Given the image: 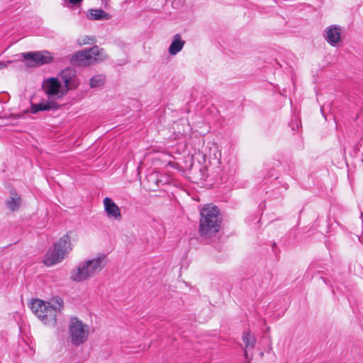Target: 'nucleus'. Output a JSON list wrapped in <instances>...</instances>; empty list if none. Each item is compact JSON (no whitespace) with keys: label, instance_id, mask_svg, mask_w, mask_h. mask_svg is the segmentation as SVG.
<instances>
[{"label":"nucleus","instance_id":"obj_10","mask_svg":"<svg viewBox=\"0 0 363 363\" xmlns=\"http://www.w3.org/2000/svg\"><path fill=\"white\" fill-rule=\"evenodd\" d=\"M91 56L86 49L75 52L70 58V63L78 67H84L90 64Z\"/></svg>","mask_w":363,"mask_h":363},{"label":"nucleus","instance_id":"obj_17","mask_svg":"<svg viewBox=\"0 0 363 363\" xmlns=\"http://www.w3.org/2000/svg\"><path fill=\"white\" fill-rule=\"evenodd\" d=\"M88 17L91 20H109L111 18V15L106 12H105L103 9H91L88 11Z\"/></svg>","mask_w":363,"mask_h":363},{"label":"nucleus","instance_id":"obj_18","mask_svg":"<svg viewBox=\"0 0 363 363\" xmlns=\"http://www.w3.org/2000/svg\"><path fill=\"white\" fill-rule=\"evenodd\" d=\"M106 81V76L102 74H96L89 79L91 88H98L104 85Z\"/></svg>","mask_w":363,"mask_h":363},{"label":"nucleus","instance_id":"obj_11","mask_svg":"<svg viewBox=\"0 0 363 363\" xmlns=\"http://www.w3.org/2000/svg\"><path fill=\"white\" fill-rule=\"evenodd\" d=\"M94 276L101 271L107 263L106 255L100 254L96 257L86 261Z\"/></svg>","mask_w":363,"mask_h":363},{"label":"nucleus","instance_id":"obj_2","mask_svg":"<svg viewBox=\"0 0 363 363\" xmlns=\"http://www.w3.org/2000/svg\"><path fill=\"white\" fill-rule=\"evenodd\" d=\"M200 214L199 234L203 237L210 238L218 233L220 226L218 208L204 206Z\"/></svg>","mask_w":363,"mask_h":363},{"label":"nucleus","instance_id":"obj_19","mask_svg":"<svg viewBox=\"0 0 363 363\" xmlns=\"http://www.w3.org/2000/svg\"><path fill=\"white\" fill-rule=\"evenodd\" d=\"M96 38L94 36H82L78 38L77 42L79 45L92 44L95 43Z\"/></svg>","mask_w":363,"mask_h":363},{"label":"nucleus","instance_id":"obj_5","mask_svg":"<svg viewBox=\"0 0 363 363\" xmlns=\"http://www.w3.org/2000/svg\"><path fill=\"white\" fill-rule=\"evenodd\" d=\"M89 333V327L84 324L77 317H73L70 320L69 335L71 342L74 345L79 346L82 345L88 338Z\"/></svg>","mask_w":363,"mask_h":363},{"label":"nucleus","instance_id":"obj_21","mask_svg":"<svg viewBox=\"0 0 363 363\" xmlns=\"http://www.w3.org/2000/svg\"><path fill=\"white\" fill-rule=\"evenodd\" d=\"M6 65L4 62H0V70L6 67Z\"/></svg>","mask_w":363,"mask_h":363},{"label":"nucleus","instance_id":"obj_14","mask_svg":"<svg viewBox=\"0 0 363 363\" xmlns=\"http://www.w3.org/2000/svg\"><path fill=\"white\" fill-rule=\"evenodd\" d=\"M91 56V60L96 62H102L108 58V56L104 48L94 45L91 48L86 49Z\"/></svg>","mask_w":363,"mask_h":363},{"label":"nucleus","instance_id":"obj_1","mask_svg":"<svg viewBox=\"0 0 363 363\" xmlns=\"http://www.w3.org/2000/svg\"><path fill=\"white\" fill-rule=\"evenodd\" d=\"M43 88L47 95V99H43L38 104L30 103V112L35 114L39 111H57L60 108L62 104L57 100L62 99L67 91L62 86L57 78L51 77L46 79L43 84Z\"/></svg>","mask_w":363,"mask_h":363},{"label":"nucleus","instance_id":"obj_15","mask_svg":"<svg viewBox=\"0 0 363 363\" xmlns=\"http://www.w3.org/2000/svg\"><path fill=\"white\" fill-rule=\"evenodd\" d=\"M11 196L6 201V207L11 211H16L19 209L21 203V198L17 194L15 190L10 191Z\"/></svg>","mask_w":363,"mask_h":363},{"label":"nucleus","instance_id":"obj_3","mask_svg":"<svg viewBox=\"0 0 363 363\" xmlns=\"http://www.w3.org/2000/svg\"><path fill=\"white\" fill-rule=\"evenodd\" d=\"M30 309L45 324L50 326L56 325L57 310L50 303L37 298L31 302Z\"/></svg>","mask_w":363,"mask_h":363},{"label":"nucleus","instance_id":"obj_23","mask_svg":"<svg viewBox=\"0 0 363 363\" xmlns=\"http://www.w3.org/2000/svg\"><path fill=\"white\" fill-rule=\"evenodd\" d=\"M321 279H323L325 282V279L323 277H321Z\"/></svg>","mask_w":363,"mask_h":363},{"label":"nucleus","instance_id":"obj_8","mask_svg":"<svg viewBox=\"0 0 363 363\" xmlns=\"http://www.w3.org/2000/svg\"><path fill=\"white\" fill-rule=\"evenodd\" d=\"M92 277H94V274L91 269H89V266L86 261L80 263L77 269L72 272L71 276L72 280L79 282L83 281Z\"/></svg>","mask_w":363,"mask_h":363},{"label":"nucleus","instance_id":"obj_4","mask_svg":"<svg viewBox=\"0 0 363 363\" xmlns=\"http://www.w3.org/2000/svg\"><path fill=\"white\" fill-rule=\"evenodd\" d=\"M71 250V241L69 235L66 234L55 244L53 249L47 252L44 264L47 266H52L60 262L64 259L65 254Z\"/></svg>","mask_w":363,"mask_h":363},{"label":"nucleus","instance_id":"obj_13","mask_svg":"<svg viewBox=\"0 0 363 363\" xmlns=\"http://www.w3.org/2000/svg\"><path fill=\"white\" fill-rule=\"evenodd\" d=\"M341 29L340 27L333 26L328 28L325 39L331 45H335L340 40Z\"/></svg>","mask_w":363,"mask_h":363},{"label":"nucleus","instance_id":"obj_24","mask_svg":"<svg viewBox=\"0 0 363 363\" xmlns=\"http://www.w3.org/2000/svg\"><path fill=\"white\" fill-rule=\"evenodd\" d=\"M102 2L106 1V0H101Z\"/></svg>","mask_w":363,"mask_h":363},{"label":"nucleus","instance_id":"obj_22","mask_svg":"<svg viewBox=\"0 0 363 363\" xmlns=\"http://www.w3.org/2000/svg\"><path fill=\"white\" fill-rule=\"evenodd\" d=\"M58 305H60V307H62V305H60V302H58Z\"/></svg>","mask_w":363,"mask_h":363},{"label":"nucleus","instance_id":"obj_7","mask_svg":"<svg viewBox=\"0 0 363 363\" xmlns=\"http://www.w3.org/2000/svg\"><path fill=\"white\" fill-rule=\"evenodd\" d=\"M60 77L65 84V88L68 91L69 89H76L78 86V82L74 69L68 67L62 70Z\"/></svg>","mask_w":363,"mask_h":363},{"label":"nucleus","instance_id":"obj_6","mask_svg":"<svg viewBox=\"0 0 363 363\" xmlns=\"http://www.w3.org/2000/svg\"><path fill=\"white\" fill-rule=\"evenodd\" d=\"M25 60L29 61L30 66H40L50 63L53 57L51 53L48 51L29 52L23 53Z\"/></svg>","mask_w":363,"mask_h":363},{"label":"nucleus","instance_id":"obj_16","mask_svg":"<svg viewBox=\"0 0 363 363\" xmlns=\"http://www.w3.org/2000/svg\"><path fill=\"white\" fill-rule=\"evenodd\" d=\"M184 45L185 41L182 40L181 35L179 34L174 35L168 49L169 54L172 55H177L182 50Z\"/></svg>","mask_w":363,"mask_h":363},{"label":"nucleus","instance_id":"obj_20","mask_svg":"<svg viewBox=\"0 0 363 363\" xmlns=\"http://www.w3.org/2000/svg\"><path fill=\"white\" fill-rule=\"evenodd\" d=\"M65 5L67 8H72L73 6L79 7L83 0H63Z\"/></svg>","mask_w":363,"mask_h":363},{"label":"nucleus","instance_id":"obj_12","mask_svg":"<svg viewBox=\"0 0 363 363\" xmlns=\"http://www.w3.org/2000/svg\"><path fill=\"white\" fill-rule=\"evenodd\" d=\"M242 341L245 347V357L246 359L250 361L252 357H249L247 350L255 348L257 342L256 338L250 331H245L242 334Z\"/></svg>","mask_w":363,"mask_h":363},{"label":"nucleus","instance_id":"obj_9","mask_svg":"<svg viewBox=\"0 0 363 363\" xmlns=\"http://www.w3.org/2000/svg\"><path fill=\"white\" fill-rule=\"evenodd\" d=\"M104 211L107 214V217L115 220H121L122 215L119 207L114 201L108 197H105L103 201Z\"/></svg>","mask_w":363,"mask_h":363}]
</instances>
